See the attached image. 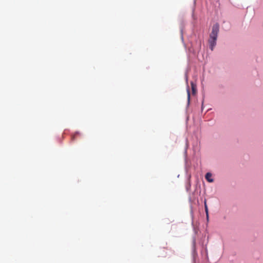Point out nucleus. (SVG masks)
Returning <instances> with one entry per match:
<instances>
[{"instance_id":"5","label":"nucleus","mask_w":263,"mask_h":263,"mask_svg":"<svg viewBox=\"0 0 263 263\" xmlns=\"http://www.w3.org/2000/svg\"><path fill=\"white\" fill-rule=\"evenodd\" d=\"M187 99H188V102L189 103L190 102V90L188 88L187 90Z\"/></svg>"},{"instance_id":"4","label":"nucleus","mask_w":263,"mask_h":263,"mask_svg":"<svg viewBox=\"0 0 263 263\" xmlns=\"http://www.w3.org/2000/svg\"><path fill=\"white\" fill-rule=\"evenodd\" d=\"M204 208H205V211L206 214L209 213H208V208L206 204V200L205 199L204 202Z\"/></svg>"},{"instance_id":"1","label":"nucleus","mask_w":263,"mask_h":263,"mask_svg":"<svg viewBox=\"0 0 263 263\" xmlns=\"http://www.w3.org/2000/svg\"><path fill=\"white\" fill-rule=\"evenodd\" d=\"M219 25L218 24H216L214 25L212 27V30L210 34V39L209 40L210 48L212 50H213L214 47L216 44V40L217 39Z\"/></svg>"},{"instance_id":"6","label":"nucleus","mask_w":263,"mask_h":263,"mask_svg":"<svg viewBox=\"0 0 263 263\" xmlns=\"http://www.w3.org/2000/svg\"><path fill=\"white\" fill-rule=\"evenodd\" d=\"M78 134V133H76V134H74L71 137V140L72 141H74L76 139V136Z\"/></svg>"},{"instance_id":"2","label":"nucleus","mask_w":263,"mask_h":263,"mask_svg":"<svg viewBox=\"0 0 263 263\" xmlns=\"http://www.w3.org/2000/svg\"><path fill=\"white\" fill-rule=\"evenodd\" d=\"M205 179L207 180V181L209 182H213V179H212V174L210 173H207L205 175Z\"/></svg>"},{"instance_id":"7","label":"nucleus","mask_w":263,"mask_h":263,"mask_svg":"<svg viewBox=\"0 0 263 263\" xmlns=\"http://www.w3.org/2000/svg\"><path fill=\"white\" fill-rule=\"evenodd\" d=\"M206 216L207 220H208L209 219V213L206 214Z\"/></svg>"},{"instance_id":"3","label":"nucleus","mask_w":263,"mask_h":263,"mask_svg":"<svg viewBox=\"0 0 263 263\" xmlns=\"http://www.w3.org/2000/svg\"><path fill=\"white\" fill-rule=\"evenodd\" d=\"M191 86L193 94H195L196 92V86L194 84L193 82H191Z\"/></svg>"}]
</instances>
